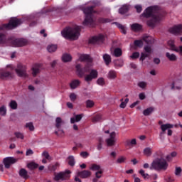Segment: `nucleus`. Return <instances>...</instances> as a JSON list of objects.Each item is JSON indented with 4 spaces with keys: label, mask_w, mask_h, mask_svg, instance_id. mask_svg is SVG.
I'll use <instances>...</instances> for the list:
<instances>
[{
    "label": "nucleus",
    "mask_w": 182,
    "mask_h": 182,
    "mask_svg": "<svg viewBox=\"0 0 182 182\" xmlns=\"http://www.w3.org/2000/svg\"><path fill=\"white\" fill-rule=\"evenodd\" d=\"M79 85H80V81L79 80H74L70 83V87L71 89H76Z\"/></svg>",
    "instance_id": "nucleus-27"
},
{
    "label": "nucleus",
    "mask_w": 182,
    "mask_h": 182,
    "mask_svg": "<svg viewBox=\"0 0 182 182\" xmlns=\"http://www.w3.org/2000/svg\"><path fill=\"white\" fill-rule=\"evenodd\" d=\"M69 174H70V171L69 170H67L65 172H60L55 175L53 180H55V181H59V180L63 181L64 180H66V178L70 177Z\"/></svg>",
    "instance_id": "nucleus-8"
},
{
    "label": "nucleus",
    "mask_w": 182,
    "mask_h": 182,
    "mask_svg": "<svg viewBox=\"0 0 182 182\" xmlns=\"http://www.w3.org/2000/svg\"><path fill=\"white\" fill-rule=\"evenodd\" d=\"M166 182H174V178H171V176L168 177V178L165 179Z\"/></svg>",
    "instance_id": "nucleus-64"
},
{
    "label": "nucleus",
    "mask_w": 182,
    "mask_h": 182,
    "mask_svg": "<svg viewBox=\"0 0 182 182\" xmlns=\"http://www.w3.org/2000/svg\"><path fill=\"white\" fill-rule=\"evenodd\" d=\"M98 76L97 70H91L90 74L87 75L85 77V82H92L93 79H96Z\"/></svg>",
    "instance_id": "nucleus-12"
},
{
    "label": "nucleus",
    "mask_w": 182,
    "mask_h": 182,
    "mask_svg": "<svg viewBox=\"0 0 182 182\" xmlns=\"http://www.w3.org/2000/svg\"><path fill=\"white\" fill-rule=\"evenodd\" d=\"M16 75L19 77H23V79L28 77V73H26V65L23 64H18L17 68L15 69Z\"/></svg>",
    "instance_id": "nucleus-6"
},
{
    "label": "nucleus",
    "mask_w": 182,
    "mask_h": 182,
    "mask_svg": "<svg viewBox=\"0 0 182 182\" xmlns=\"http://www.w3.org/2000/svg\"><path fill=\"white\" fill-rule=\"evenodd\" d=\"M85 105H86V107L87 109H90V108L93 107V106H95V102L90 100H87L85 102Z\"/></svg>",
    "instance_id": "nucleus-45"
},
{
    "label": "nucleus",
    "mask_w": 182,
    "mask_h": 182,
    "mask_svg": "<svg viewBox=\"0 0 182 182\" xmlns=\"http://www.w3.org/2000/svg\"><path fill=\"white\" fill-rule=\"evenodd\" d=\"M166 56L167 59L170 60V62H176V60H177V55H176V54H173L167 52L166 53Z\"/></svg>",
    "instance_id": "nucleus-24"
},
{
    "label": "nucleus",
    "mask_w": 182,
    "mask_h": 182,
    "mask_svg": "<svg viewBox=\"0 0 182 182\" xmlns=\"http://www.w3.org/2000/svg\"><path fill=\"white\" fill-rule=\"evenodd\" d=\"M127 160V158L124 156H119L117 160H116V163L117 164H123L124 163H126Z\"/></svg>",
    "instance_id": "nucleus-26"
},
{
    "label": "nucleus",
    "mask_w": 182,
    "mask_h": 182,
    "mask_svg": "<svg viewBox=\"0 0 182 182\" xmlns=\"http://www.w3.org/2000/svg\"><path fill=\"white\" fill-rule=\"evenodd\" d=\"M103 41H105V36L100 34L92 37L90 39V43H103Z\"/></svg>",
    "instance_id": "nucleus-14"
},
{
    "label": "nucleus",
    "mask_w": 182,
    "mask_h": 182,
    "mask_svg": "<svg viewBox=\"0 0 182 182\" xmlns=\"http://www.w3.org/2000/svg\"><path fill=\"white\" fill-rule=\"evenodd\" d=\"M90 170H92V171H100V170H102V169H101L100 165L93 164L90 166Z\"/></svg>",
    "instance_id": "nucleus-37"
},
{
    "label": "nucleus",
    "mask_w": 182,
    "mask_h": 182,
    "mask_svg": "<svg viewBox=\"0 0 182 182\" xmlns=\"http://www.w3.org/2000/svg\"><path fill=\"white\" fill-rule=\"evenodd\" d=\"M76 97H77V96H76V94H75V93H71L70 95V99L72 102H75L76 100Z\"/></svg>",
    "instance_id": "nucleus-61"
},
{
    "label": "nucleus",
    "mask_w": 182,
    "mask_h": 182,
    "mask_svg": "<svg viewBox=\"0 0 182 182\" xmlns=\"http://www.w3.org/2000/svg\"><path fill=\"white\" fill-rule=\"evenodd\" d=\"M136 12H138V14H140V12H141V11H143V7H141V5L140 4H137L134 6Z\"/></svg>",
    "instance_id": "nucleus-54"
},
{
    "label": "nucleus",
    "mask_w": 182,
    "mask_h": 182,
    "mask_svg": "<svg viewBox=\"0 0 182 182\" xmlns=\"http://www.w3.org/2000/svg\"><path fill=\"white\" fill-rule=\"evenodd\" d=\"M173 127H174L173 124H165L161 125V129L162 130V133H161V134H163L166 130H168V136H171V134H173V131L170 129H173Z\"/></svg>",
    "instance_id": "nucleus-11"
},
{
    "label": "nucleus",
    "mask_w": 182,
    "mask_h": 182,
    "mask_svg": "<svg viewBox=\"0 0 182 182\" xmlns=\"http://www.w3.org/2000/svg\"><path fill=\"white\" fill-rule=\"evenodd\" d=\"M141 16H144V18H152L150 21L146 22L148 26L151 28H154L156 24L160 22L161 19L160 16H159V6H151L146 8L141 14Z\"/></svg>",
    "instance_id": "nucleus-1"
},
{
    "label": "nucleus",
    "mask_w": 182,
    "mask_h": 182,
    "mask_svg": "<svg viewBox=\"0 0 182 182\" xmlns=\"http://www.w3.org/2000/svg\"><path fill=\"white\" fill-rule=\"evenodd\" d=\"M149 168L155 171H166L168 168V163L163 158H158L151 162Z\"/></svg>",
    "instance_id": "nucleus-3"
},
{
    "label": "nucleus",
    "mask_w": 182,
    "mask_h": 182,
    "mask_svg": "<svg viewBox=\"0 0 182 182\" xmlns=\"http://www.w3.org/2000/svg\"><path fill=\"white\" fill-rule=\"evenodd\" d=\"M19 176L20 177L26 179L28 178V171L25 168H21L19 171Z\"/></svg>",
    "instance_id": "nucleus-34"
},
{
    "label": "nucleus",
    "mask_w": 182,
    "mask_h": 182,
    "mask_svg": "<svg viewBox=\"0 0 182 182\" xmlns=\"http://www.w3.org/2000/svg\"><path fill=\"white\" fill-rule=\"evenodd\" d=\"M168 46H169L171 50L175 51L177 47L174 44V40H169L168 41Z\"/></svg>",
    "instance_id": "nucleus-36"
},
{
    "label": "nucleus",
    "mask_w": 182,
    "mask_h": 182,
    "mask_svg": "<svg viewBox=\"0 0 182 182\" xmlns=\"http://www.w3.org/2000/svg\"><path fill=\"white\" fill-rule=\"evenodd\" d=\"M115 24L117 25V28L120 29V31L122 32V33H124V35H126V28H124V26L119 23H115Z\"/></svg>",
    "instance_id": "nucleus-41"
},
{
    "label": "nucleus",
    "mask_w": 182,
    "mask_h": 182,
    "mask_svg": "<svg viewBox=\"0 0 182 182\" xmlns=\"http://www.w3.org/2000/svg\"><path fill=\"white\" fill-rule=\"evenodd\" d=\"M26 127L30 130V132H33L35 130V127L33 126V123L28 122L26 124Z\"/></svg>",
    "instance_id": "nucleus-46"
},
{
    "label": "nucleus",
    "mask_w": 182,
    "mask_h": 182,
    "mask_svg": "<svg viewBox=\"0 0 182 182\" xmlns=\"http://www.w3.org/2000/svg\"><path fill=\"white\" fill-rule=\"evenodd\" d=\"M153 112H154V108L151 107L147 108L145 110H144L143 114H144V116H149V115L151 114V113Z\"/></svg>",
    "instance_id": "nucleus-38"
},
{
    "label": "nucleus",
    "mask_w": 182,
    "mask_h": 182,
    "mask_svg": "<svg viewBox=\"0 0 182 182\" xmlns=\"http://www.w3.org/2000/svg\"><path fill=\"white\" fill-rule=\"evenodd\" d=\"M57 50H58L57 45L51 44V45L48 46V47H47V50L50 53H53V52H56Z\"/></svg>",
    "instance_id": "nucleus-29"
},
{
    "label": "nucleus",
    "mask_w": 182,
    "mask_h": 182,
    "mask_svg": "<svg viewBox=\"0 0 182 182\" xmlns=\"http://www.w3.org/2000/svg\"><path fill=\"white\" fill-rule=\"evenodd\" d=\"M22 23V19H18L16 18H11L10 21L7 24H4L3 26V28H0V29H15L17 26H19V25H21Z\"/></svg>",
    "instance_id": "nucleus-5"
},
{
    "label": "nucleus",
    "mask_w": 182,
    "mask_h": 182,
    "mask_svg": "<svg viewBox=\"0 0 182 182\" xmlns=\"http://www.w3.org/2000/svg\"><path fill=\"white\" fill-rule=\"evenodd\" d=\"M111 21H110V19H109V18H100V22L101 23H109V22H110Z\"/></svg>",
    "instance_id": "nucleus-62"
},
{
    "label": "nucleus",
    "mask_w": 182,
    "mask_h": 182,
    "mask_svg": "<svg viewBox=\"0 0 182 182\" xmlns=\"http://www.w3.org/2000/svg\"><path fill=\"white\" fill-rule=\"evenodd\" d=\"M61 35L65 39L76 41V39H79V36H80V26L75 25L72 27H66L61 31Z\"/></svg>",
    "instance_id": "nucleus-2"
},
{
    "label": "nucleus",
    "mask_w": 182,
    "mask_h": 182,
    "mask_svg": "<svg viewBox=\"0 0 182 182\" xmlns=\"http://www.w3.org/2000/svg\"><path fill=\"white\" fill-rule=\"evenodd\" d=\"M58 167H59V164L56 163L51 166V168H50V170H51V171H55V170L58 169Z\"/></svg>",
    "instance_id": "nucleus-60"
},
{
    "label": "nucleus",
    "mask_w": 182,
    "mask_h": 182,
    "mask_svg": "<svg viewBox=\"0 0 182 182\" xmlns=\"http://www.w3.org/2000/svg\"><path fill=\"white\" fill-rule=\"evenodd\" d=\"M0 114L1 116H5L6 114V107L4 105L0 107Z\"/></svg>",
    "instance_id": "nucleus-49"
},
{
    "label": "nucleus",
    "mask_w": 182,
    "mask_h": 182,
    "mask_svg": "<svg viewBox=\"0 0 182 182\" xmlns=\"http://www.w3.org/2000/svg\"><path fill=\"white\" fill-rule=\"evenodd\" d=\"M140 56V53L139 52H135L132 53V55L130 56L131 59H137Z\"/></svg>",
    "instance_id": "nucleus-56"
},
{
    "label": "nucleus",
    "mask_w": 182,
    "mask_h": 182,
    "mask_svg": "<svg viewBox=\"0 0 182 182\" xmlns=\"http://www.w3.org/2000/svg\"><path fill=\"white\" fill-rule=\"evenodd\" d=\"M83 114H77L74 117L70 118V123H77L82 120Z\"/></svg>",
    "instance_id": "nucleus-23"
},
{
    "label": "nucleus",
    "mask_w": 182,
    "mask_h": 182,
    "mask_svg": "<svg viewBox=\"0 0 182 182\" xmlns=\"http://www.w3.org/2000/svg\"><path fill=\"white\" fill-rule=\"evenodd\" d=\"M139 87H141V89H146V87L147 86V82L144 81H141L138 82Z\"/></svg>",
    "instance_id": "nucleus-50"
},
{
    "label": "nucleus",
    "mask_w": 182,
    "mask_h": 182,
    "mask_svg": "<svg viewBox=\"0 0 182 182\" xmlns=\"http://www.w3.org/2000/svg\"><path fill=\"white\" fill-rule=\"evenodd\" d=\"M103 59L105 63V65H107V66H109V65H110V62H112V57H110V55L105 54L103 55Z\"/></svg>",
    "instance_id": "nucleus-28"
},
{
    "label": "nucleus",
    "mask_w": 182,
    "mask_h": 182,
    "mask_svg": "<svg viewBox=\"0 0 182 182\" xmlns=\"http://www.w3.org/2000/svg\"><path fill=\"white\" fill-rule=\"evenodd\" d=\"M97 84L99 86H105V85H106V81H105V78L100 77L97 80Z\"/></svg>",
    "instance_id": "nucleus-43"
},
{
    "label": "nucleus",
    "mask_w": 182,
    "mask_h": 182,
    "mask_svg": "<svg viewBox=\"0 0 182 182\" xmlns=\"http://www.w3.org/2000/svg\"><path fill=\"white\" fill-rule=\"evenodd\" d=\"M1 79H14V74L10 72H3L1 73Z\"/></svg>",
    "instance_id": "nucleus-20"
},
{
    "label": "nucleus",
    "mask_w": 182,
    "mask_h": 182,
    "mask_svg": "<svg viewBox=\"0 0 182 182\" xmlns=\"http://www.w3.org/2000/svg\"><path fill=\"white\" fill-rule=\"evenodd\" d=\"M41 72V65L40 64H36L32 68V75L35 77L38 73Z\"/></svg>",
    "instance_id": "nucleus-21"
},
{
    "label": "nucleus",
    "mask_w": 182,
    "mask_h": 182,
    "mask_svg": "<svg viewBox=\"0 0 182 182\" xmlns=\"http://www.w3.org/2000/svg\"><path fill=\"white\" fill-rule=\"evenodd\" d=\"M129 6L124 5L119 9V13L121 14V15H124V14H127L129 12Z\"/></svg>",
    "instance_id": "nucleus-25"
},
{
    "label": "nucleus",
    "mask_w": 182,
    "mask_h": 182,
    "mask_svg": "<svg viewBox=\"0 0 182 182\" xmlns=\"http://www.w3.org/2000/svg\"><path fill=\"white\" fill-rule=\"evenodd\" d=\"M80 62H87L88 63H92V59L90 55L86 54H80L78 58Z\"/></svg>",
    "instance_id": "nucleus-17"
},
{
    "label": "nucleus",
    "mask_w": 182,
    "mask_h": 182,
    "mask_svg": "<svg viewBox=\"0 0 182 182\" xmlns=\"http://www.w3.org/2000/svg\"><path fill=\"white\" fill-rule=\"evenodd\" d=\"M27 167L29 170H35V168H38V167H39V164L35 162H31L27 164Z\"/></svg>",
    "instance_id": "nucleus-35"
},
{
    "label": "nucleus",
    "mask_w": 182,
    "mask_h": 182,
    "mask_svg": "<svg viewBox=\"0 0 182 182\" xmlns=\"http://www.w3.org/2000/svg\"><path fill=\"white\" fill-rule=\"evenodd\" d=\"M181 167H176V169H175V175L178 176H181Z\"/></svg>",
    "instance_id": "nucleus-52"
},
{
    "label": "nucleus",
    "mask_w": 182,
    "mask_h": 182,
    "mask_svg": "<svg viewBox=\"0 0 182 182\" xmlns=\"http://www.w3.org/2000/svg\"><path fill=\"white\" fill-rule=\"evenodd\" d=\"M56 136H58V137H63L65 136V132L63 129H58V131L55 132Z\"/></svg>",
    "instance_id": "nucleus-48"
},
{
    "label": "nucleus",
    "mask_w": 182,
    "mask_h": 182,
    "mask_svg": "<svg viewBox=\"0 0 182 182\" xmlns=\"http://www.w3.org/2000/svg\"><path fill=\"white\" fill-rule=\"evenodd\" d=\"M144 156H146V157H150V156L153 154V149H151L150 147H146L144 149Z\"/></svg>",
    "instance_id": "nucleus-31"
},
{
    "label": "nucleus",
    "mask_w": 182,
    "mask_h": 182,
    "mask_svg": "<svg viewBox=\"0 0 182 182\" xmlns=\"http://www.w3.org/2000/svg\"><path fill=\"white\" fill-rule=\"evenodd\" d=\"M141 25L139 23H134L131 26V29L135 32H137V31H141Z\"/></svg>",
    "instance_id": "nucleus-33"
},
{
    "label": "nucleus",
    "mask_w": 182,
    "mask_h": 182,
    "mask_svg": "<svg viewBox=\"0 0 182 182\" xmlns=\"http://www.w3.org/2000/svg\"><path fill=\"white\" fill-rule=\"evenodd\" d=\"M15 136L16 137H17V139H21V140H23V134L21 132H16Z\"/></svg>",
    "instance_id": "nucleus-58"
},
{
    "label": "nucleus",
    "mask_w": 182,
    "mask_h": 182,
    "mask_svg": "<svg viewBox=\"0 0 182 182\" xmlns=\"http://www.w3.org/2000/svg\"><path fill=\"white\" fill-rule=\"evenodd\" d=\"M18 160L14 157H6L3 160V163L6 167V168H9L11 167V164H15Z\"/></svg>",
    "instance_id": "nucleus-10"
},
{
    "label": "nucleus",
    "mask_w": 182,
    "mask_h": 182,
    "mask_svg": "<svg viewBox=\"0 0 182 182\" xmlns=\"http://www.w3.org/2000/svg\"><path fill=\"white\" fill-rule=\"evenodd\" d=\"M42 157L46 158V160H48V161H50L52 160V157H50V155H49V153L46 151H44L42 154Z\"/></svg>",
    "instance_id": "nucleus-42"
},
{
    "label": "nucleus",
    "mask_w": 182,
    "mask_h": 182,
    "mask_svg": "<svg viewBox=\"0 0 182 182\" xmlns=\"http://www.w3.org/2000/svg\"><path fill=\"white\" fill-rule=\"evenodd\" d=\"M26 45H28V41L24 38H17L12 41V46H14V48H21L26 46Z\"/></svg>",
    "instance_id": "nucleus-9"
},
{
    "label": "nucleus",
    "mask_w": 182,
    "mask_h": 182,
    "mask_svg": "<svg viewBox=\"0 0 182 182\" xmlns=\"http://www.w3.org/2000/svg\"><path fill=\"white\" fill-rule=\"evenodd\" d=\"M102 174H103V171L100 170L95 173V177L96 178H101Z\"/></svg>",
    "instance_id": "nucleus-57"
},
{
    "label": "nucleus",
    "mask_w": 182,
    "mask_h": 182,
    "mask_svg": "<svg viewBox=\"0 0 182 182\" xmlns=\"http://www.w3.org/2000/svg\"><path fill=\"white\" fill-rule=\"evenodd\" d=\"M62 126V119L60 117H57L55 119V127L59 129Z\"/></svg>",
    "instance_id": "nucleus-47"
},
{
    "label": "nucleus",
    "mask_w": 182,
    "mask_h": 182,
    "mask_svg": "<svg viewBox=\"0 0 182 182\" xmlns=\"http://www.w3.org/2000/svg\"><path fill=\"white\" fill-rule=\"evenodd\" d=\"M107 77L110 80H114L117 77V73L114 70H110L107 75Z\"/></svg>",
    "instance_id": "nucleus-19"
},
{
    "label": "nucleus",
    "mask_w": 182,
    "mask_h": 182,
    "mask_svg": "<svg viewBox=\"0 0 182 182\" xmlns=\"http://www.w3.org/2000/svg\"><path fill=\"white\" fill-rule=\"evenodd\" d=\"M135 46H138V48H141V46H143V41L141 40H136L134 42Z\"/></svg>",
    "instance_id": "nucleus-51"
},
{
    "label": "nucleus",
    "mask_w": 182,
    "mask_h": 182,
    "mask_svg": "<svg viewBox=\"0 0 182 182\" xmlns=\"http://www.w3.org/2000/svg\"><path fill=\"white\" fill-rule=\"evenodd\" d=\"M62 60L63 62H70L72 60V55L70 54H63L62 56Z\"/></svg>",
    "instance_id": "nucleus-32"
},
{
    "label": "nucleus",
    "mask_w": 182,
    "mask_h": 182,
    "mask_svg": "<svg viewBox=\"0 0 182 182\" xmlns=\"http://www.w3.org/2000/svg\"><path fill=\"white\" fill-rule=\"evenodd\" d=\"M144 50L145 53H141V57H140V60H144L146 59V58H149V56H150V53H151V46L149 45L145 46H144Z\"/></svg>",
    "instance_id": "nucleus-13"
},
{
    "label": "nucleus",
    "mask_w": 182,
    "mask_h": 182,
    "mask_svg": "<svg viewBox=\"0 0 182 182\" xmlns=\"http://www.w3.org/2000/svg\"><path fill=\"white\" fill-rule=\"evenodd\" d=\"M174 52H177V53H179V55L182 56V46H179L178 48L176 47Z\"/></svg>",
    "instance_id": "nucleus-59"
},
{
    "label": "nucleus",
    "mask_w": 182,
    "mask_h": 182,
    "mask_svg": "<svg viewBox=\"0 0 182 182\" xmlns=\"http://www.w3.org/2000/svg\"><path fill=\"white\" fill-rule=\"evenodd\" d=\"M68 164L69 166H71V167H73V166L76 164V161H75V156H69L68 158Z\"/></svg>",
    "instance_id": "nucleus-39"
},
{
    "label": "nucleus",
    "mask_w": 182,
    "mask_h": 182,
    "mask_svg": "<svg viewBox=\"0 0 182 182\" xmlns=\"http://www.w3.org/2000/svg\"><path fill=\"white\" fill-rule=\"evenodd\" d=\"M77 176L78 177H80L81 178H87L88 177H90V176H92V172L85 170L77 172Z\"/></svg>",
    "instance_id": "nucleus-18"
},
{
    "label": "nucleus",
    "mask_w": 182,
    "mask_h": 182,
    "mask_svg": "<svg viewBox=\"0 0 182 182\" xmlns=\"http://www.w3.org/2000/svg\"><path fill=\"white\" fill-rule=\"evenodd\" d=\"M82 11L85 15V18L82 24L84 26H92L93 25V18L92 14L96 12L93 10V6L83 9Z\"/></svg>",
    "instance_id": "nucleus-4"
},
{
    "label": "nucleus",
    "mask_w": 182,
    "mask_h": 182,
    "mask_svg": "<svg viewBox=\"0 0 182 182\" xmlns=\"http://www.w3.org/2000/svg\"><path fill=\"white\" fill-rule=\"evenodd\" d=\"M122 49L120 48H115L114 50V55L116 58H119V56H122Z\"/></svg>",
    "instance_id": "nucleus-44"
},
{
    "label": "nucleus",
    "mask_w": 182,
    "mask_h": 182,
    "mask_svg": "<svg viewBox=\"0 0 182 182\" xmlns=\"http://www.w3.org/2000/svg\"><path fill=\"white\" fill-rule=\"evenodd\" d=\"M76 70L79 76L82 77V76H83V75H85L86 72H89V66L86 65L83 69H82V66L80 65V64H77L76 65Z\"/></svg>",
    "instance_id": "nucleus-15"
},
{
    "label": "nucleus",
    "mask_w": 182,
    "mask_h": 182,
    "mask_svg": "<svg viewBox=\"0 0 182 182\" xmlns=\"http://www.w3.org/2000/svg\"><path fill=\"white\" fill-rule=\"evenodd\" d=\"M116 137H117V134L115 132L109 133V137L105 139V143L108 147H112L116 144V141H117Z\"/></svg>",
    "instance_id": "nucleus-7"
},
{
    "label": "nucleus",
    "mask_w": 182,
    "mask_h": 182,
    "mask_svg": "<svg viewBox=\"0 0 182 182\" xmlns=\"http://www.w3.org/2000/svg\"><path fill=\"white\" fill-rule=\"evenodd\" d=\"M169 32L173 33V35H180L182 32V25H178L171 28Z\"/></svg>",
    "instance_id": "nucleus-16"
},
{
    "label": "nucleus",
    "mask_w": 182,
    "mask_h": 182,
    "mask_svg": "<svg viewBox=\"0 0 182 182\" xmlns=\"http://www.w3.org/2000/svg\"><path fill=\"white\" fill-rule=\"evenodd\" d=\"M114 65L116 68H122L123 65H124V61L123 59L115 60H114Z\"/></svg>",
    "instance_id": "nucleus-30"
},
{
    "label": "nucleus",
    "mask_w": 182,
    "mask_h": 182,
    "mask_svg": "<svg viewBox=\"0 0 182 182\" xmlns=\"http://www.w3.org/2000/svg\"><path fill=\"white\" fill-rule=\"evenodd\" d=\"M9 106L13 110H16L18 109V103L15 100H11L10 103L9 104Z\"/></svg>",
    "instance_id": "nucleus-40"
},
{
    "label": "nucleus",
    "mask_w": 182,
    "mask_h": 182,
    "mask_svg": "<svg viewBox=\"0 0 182 182\" xmlns=\"http://www.w3.org/2000/svg\"><path fill=\"white\" fill-rule=\"evenodd\" d=\"M102 120V116L100 115H97L92 119L93 123H96L97 122H100Z\"/></svg>",
    "instance_id": "nucleus-53"
},
{
    "label": "nucleus",
    "mask_w": 182,
    "mask_h": 182,
    "mask_svg": "<svg viewBox=\"0 0 182 182\" xmlns=\"http://www.w3.org/2000/svg\"><path fill=\"white\" fill-rule=\"evenodd\" d=\"M80 156H81V157L86 159V157H87L89 156V153H87L86 151H83V152L80 153Z\"/></svg>",
    "instance_id": "nucleus-63"
},
{
    "label": "nucleus",
    "mask_w": 182,
    "mask_h": 182,
    "mask_svg": "<svg viewBox=\"0 0 182 182\" xmlns=\"http://www.w3.org/2000/svg\"><path fill=\"white\" fill-rule=\"evenodd\" d=\"M137 144V141L136 139H127L125 141V146L127 147H134Z\"/></svg>",
    "instance_id": "nucleus-22"
},
{
    "label": "nucleus",
    "mask_w": 182,
    "mask_h": 182,
    "mask_svg": "<svg viewBox=\"0 0 182 182\" xmlns=\"http://www.w3.org/2000/svg\"><path fill=\"white\" fill-rule=\"evenodd\" d=\"M6 37L4 34H0V43H5Z\"/></svg>",
    "instance_id": "nucleus-55"
}]
</instances>
